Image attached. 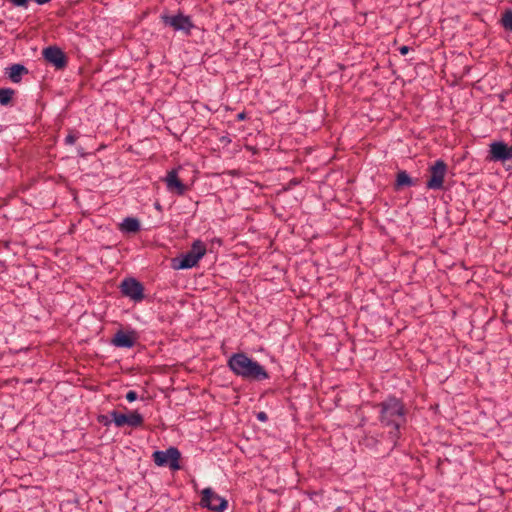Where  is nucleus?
Returning <instances> with one entry per match:
<instances>
[{
    "label": "nucleus",
    "instance_id": "nucleus-15",
    "mask_svg": "<svg viewBox=\"0 0 512 512\" xmlns=\"http://www.w3.org/2000/svg\"><path fill=\"white\" fill-rule=\"evenodd\" d=\"M140 222L137 218L127 217L120 224V230L127 233H136L140 230Z\"/></svg>",
    "mask_w": 512,
    "mask_h": 512
},
{
    "label": "nucleus",
    "instance_id": "nucleus-7",
    "mask_svg": "<svg viewBox=\"0 0 512 512\" xmlns=\"http://www.w3.org/2000/svg\"><path fill=\"white\" fill-rule=\"evenodd\" d=\"M202 497L200 501V505L204 508L216 511L223 512L227 506L228 502L225 498L219 496L212 488H205L202 491Z\"/></svg>",
    "mask_w": 512,
    "mask_h": 512
},
{
    "label": "nucleus",
    "instance_id": "nucleus-24",
    "mask_svg": "<svg viewBox=\"0 0 512 512\" xmlns=\"http://www.w3.org/2000/svg\"><path fill=\"white\" fill-rule=\"evenodd\" d=\"M257 419H258L259 421H261V422H265V421H267L268 417H267V415H266V413H265V412H259V413L257 414Z\"/></svg>",
    "mask_w": 512,
    "mask_h": 512
},
{
    "label": "nucleus",
    "instance_id": "nucleus-17",
    "mask_svg": "<svg viewBox=\"0 0 512 512\" xmlns=\"http://www.w3.org/2000/svg\"><path fill=\"white\" fill-rule=\"evenodd\" d=\"M14 90L11 88H0V104L8 105L14 95Z\"/></svg>",
    "mask_w": 512,
    "mask_h": 512
},
{
    "label": "nucleus",
    "instance_id": "nucleus-20",
    "mask_svg": "<svg viewBox=\"0 0 512 512\" xmlns=\"http://www.w3.org/2000/svg\"><path fill=\"white\" fill-rule=\"evenodd\" d=\"M78 136L73 134V133H70L68 134L66 137H65V143L68 144V145H73L76 140H77Z\"/></svg>",
    "mask_w": 512,
    "mask_h": 512
},
{
    "label": "nucleus",
    "instance_id": "nucleus-12",
    "mask_svg": "<svg viewBox=\"0 0 512 512\" xmlns=\"http://www.w3.org/2000/svg\"><path fill=\"white\" fill-rule=\"evenodd\" d=\"M136 341L137 335L135 331L131 330L125 332L123 330H118L114 334L111 344L118 348H132L136 344Z\"/></svg>",
    "mask_w": 512,
    "mask_h": 512
},
{
    "label": "nucleus",
    "instance_id": "nucleus-13",
    "mask_svg": "<svg viewBox=\"0 0 512 512\" xmlns=\"http://www.w3.org/2000/svg\"><path fill=\"white\" fill-rule=\"evenodd\" d=\"M167 189L178 195H184L187 191V186L179 179L176 169L168 172L165 178Z\"/></svg>",
    "mask_w": 512,
    "mask_h": 512
},
{
    "label": "nucleus",
    "instance_id": "nucleus-25",
    "mask_svg": "<svg viewBox=\"0 0 512 512\" xmlns=\"http://www.w3.org/2000/svg\"><path fill=\"white\" fill-rule=\"evenodd\" d=\"M410 48L408 46H401L399 48V52L401 55H406L409 52Z\"/></svg>",
    "mask_w": 512,
    "mask_h": 512
},
{
    "label": "nucleus",
    "instance_id": "nucleus-2",
    "mask_svg": "<svg viewBox=\"0 0 512 512\" xmlns=\"http://www.w3.org/2000/svg\"><path fill=\"white\" fill-rule=\"evenodd\" d=\"M227 365L236 376L243 379L262 381L269 378L265 368L243 352L232 354Z\"/></svg>",
    "mask_w": 512,
    "mask_h": 512
},
{
    "label": "nucleus",
    "instance_id": "nucleus-3",
    "mask_svg": "<svg viewBox=\"0 0 512 512\" xmlns=\"http://www.w3.org/2000/svg\"><path fill=\"white\" fill-rule=\"evenodd\" d=\"M206 245L201 240H195L191 249L182 254L179 258L173 259L172 266L174 269H190L195 267L200 259L206 254Z\"/></svg>",
    "mask_w": 512,
    "mask_h": 512
},
{
    "label": "nucleus",
    "instance_id": "nucleus-10",
    "mask_svg": "<svg viewBox=\"0 0 512 512\" xmlns=\"http://www.w3.org/2000/svg\"><path fill=\"white\" fill-rule=\"evenodd\" d=\"M42 55L45 61L53 65L57 70H62L67 66V56L57 46H49L44 48Z\"/></svg>",
    "mask_w": 512,
    "mask_h": 512
},
{
    "label": "nucleus",
    "instance_id": "nucleus-11",
    "mask_svg": "<svg viewBox=\"0 0 512 512\" xmlns=\"http://www.w3.org/2000/svg\"><path fill=\"white\" fill-rule=\"evenodd\" d=\"M489 158L492 161L502 163L512 160V145L508 146L504 142L496 141L490 144Z\"/></svg>",
    "mask_w": 512,
    "mask_h": 512
},
{
    "label": "nucleus",
    "instance_id": "nucleus-16",
    "mask_svg": "<svg viewBox=\"0 0 512 512\" xmlns=\"http://www.w3.org/2000/svg\"><path fill=\"white\" fill-rule=\"evenodd\" d=\"M412 184H413L412 179L406 171H400L397 174V178H396V186L397 187L411 186Z\"/></svg>",
    "mask_w": 512,
    "mask_h": 512
},
{
    "label": "nucleus",
    "instance_id": "nucleus-5",
    "mask_svg": "<svg viewBox=\"0 0 512 512\" xmlns=\"http://www.w3.org/2000/svg\"><path fill=\"white\" fill-rule=\"evenodd\" d=\"M152 458L159 467H169L172 471L181 468L179 464L181 453L176 447H169L165 451L157 450L152 454Z\"/></svg>",
    "mask_w": 512,
    "mask_h": 512
},
{
    "label": "nucleus",
    "instance_id": "nucleus-23",
    "mask_svg": "<svg viewBox=\"0 0 512 512\" xmlns=\"http://www.w3.org/2000/svg\"><path fill=\"white\" fill-rule=\"evenodd\" d=\"M98 421L102 423L104 426H108L111 422H113L112 419L109 420L108 416L106 415L99 416Z\"/></svg>",
    "mask_w": 512,
    "mask_h": 512
},
{
    "label": "nucleus",
    "instance_id": "nucleus-26",
    "mask_svg": "<svg viewBox=\"0 0 512 512\" xmlns=\"http://www.w3.org/2000/svg\"><path fill=\"white\" fill-rule=\"evenodd\" d=\"M238 121H243L247 118V114L243 111L237 114L236 116Z\"/></svg>",
    "mask_w": 512,
    "mask_h": 512
},
{
    "label": "nucleus",
    "instance_id": "nucleus-9",
    "mask_svg": "<svg viewBox=\"0 0 512 512\" xmlns=\"http://www.w3.org/2000/svg\"><path fill=\"white\" fill-rule=\"evenodd\" d=\"M110 416L112 417V421L117 427L128 425L130 427L137 428L142 426L144 422L143 416L137 411H133L126 415L113 410L110 412Z\"/></svg>",
    "mask_w": 512,
    "mask_h": 512
},
{
    "label": "nucleus",
    "instance_id": "nucleus-1",
    "mask_svg": "<svg viewBox=\"0 0 512 512\" xmlns=\"http://www.w3.org/2000/svg\"><path fill=\"white\" fill-rule=\"evenodd\" d=\"M376 407L380 425L387 430V438L394 448L401 437V429L406 425L408 410L404 402L395 396L386 398Z\"/></svg>",
    "mask_w": 512,
    "mask_h": 512
},
{
    "label": "nucleus",
    "instance_id": "nucleus-21",
    "mask_svg": "<svg viewBox=\"0 0 512 512\" xmlns=\"http://www.w3.org/2000/svg\"><path fill=\"white\" fill-rule=\"evenodd\" d=\"M10 2L14 6L27 8L29 0H10Z\"/></svg>",
    "mask_w": 512,
    "mask_h": 512
},
{
    "label": "nucleus",
    "instance_id": "nucleus-14",
    "mask_svg": "<svg viewBox=\"0 0 512 512\" xmlns=\"http://www.w3.org/2000/svg\"><path fill=\"white\" fill-rule=\"evenodd\" d=\"M28 73V69L22 64H13L6 68V74L13 83H19L22 76Z\"/></svg>",
    "mask_w": 512,
    "mask_h": 512
},
{
    "label": "nucleus",
    "instance_id": "nucleus-4",
    "mask_svg": "<svg viewBox=\"0 0 512 512\" xmlns=\"http://www.w3.org/2000/svg\"><path fill=\"white\" fill-rule=\"evenodd\" d=\"M163 25L171 27L175 32H182L186 36H190L194 29L192 18L184 15L180 10L175 15H170L166 11L160 15Z\"/></svg>",
    "mask_w": 512,
    "mask_h": 512
},
{
    "label": "nucleus",
    "instance_id": "nucleus-19",
    "mask_svg": "<svg viewBox=\"0 0 512 512\" xmlns=\"http://www.w3.org/2000/svg\"><path fill=\"white\" fill-rule=\"evenodd\" d=\"M378 440L373 436L366 435L363 438V445L366 447H374L377 444Z\"/></svg>",
    "mask_w": 512,
    "mask_h": 512
},
{
    "label": "nucleus",
    "instance_id": "nucleus-18",
    "mask_svg": "<svg viewBox=\"0 0 512 512\" xmlns=\"http://www.w3.org/2000/svg\"><path fill=\"white\" fill-rule=\"evenodd\" d=\"M501 25L505 30L512 32V10H506L503 13Z\"/></svg>",
    "mask_w": 512,
    "mask_h": 512
},
{
    "label": "nucleus",
    "instance_id": "nucleus-28",
    "mask_svg": "<svg viewBox=\"0 0 512 512\" xmlns=\"http://www.w3.org/2000/svg\"><path fill=\"white\" fill-rule=\"evenodd\" d=\"M155 207H156L157 209H160V208H161V206H160V204H159V203H157V204L155 205Z\"/></svg>",
    "mask_w": 512,
    "mask_h": 512
},
{
    "label": "nucleus",
    "instance_id": "nucleus-6",
    "mask_svg": "<svg viewBox=\"0 0 512 512\" xmlns=\"http://www.w3.org/2000/svg\"><path fill=\"white\" fill-rule=\"evenodd\" d=\"M429 172L430 177L426 183V187L432 190H441L447 173V164L443 160L439 159L430 166Z\"/></svg>",
    "mask_w": 512,
    "mask_h": 512
},
{
    "label": "nucleus",
    "instance_id": "nucleus-22",
    "mask_svg": "<svg viewBox=\"0 0 512 512\" xmlns=\"http://www.w3.org/2000/svg\"><path fill=\"white\" fill-rule=\"evenodd\" d=\"M137 398H138V395H137V393H136L135 391H133V390L128 391V392H127V394H126V399H127V401H129V402H133V401H135Z\"/></svg>",
    "mask_w": 512,
    "mask_h": 512
},
{
    "label": "nucleus",
    "instance_id": "nucleus-27",
    "mask_svg": "<svg viewBox=\"0 0 512 512\" xmlns=\"http://www.w3.org/2000/svg\"><path fill=\"white\" fill-rule=\"evenodd\" d=\"M49 1H50V0H35V2H36L37 4H39V5H43V4H45V3L49 2Z\"/></svg>",
    "mask_w": 512,
    "mask_h": 512
},
{
    "label": "nucleus",
    "instance_id": "nucleus-8",
    "mask_svg": "<svg viewBox=\"0 0 512 512\" xmlns=\"http://www.w3.org/2000/svg\"><path fill=\"white\" fill-rule=\"evenodd\" d=\"M122 295L130 298L134 302H141L144 298V287L135 278H125L120 284Z\"/></svg>",
    "mask_w": 512,
    "mask_h": 512
}]
</instances>
